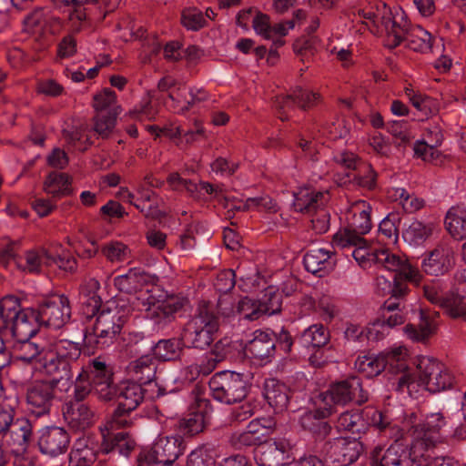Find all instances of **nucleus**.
Wrapping results in <instances>:
<instances>
[{"mask_svg":"<svg viewBox=\"0 0 466 466\" xmlns=\"http://www.w3.org/2000/svg\"><path fill=\"white\" fill-rule=\"evenodd\" d=\"M374 260L381 265V268L394 272L391 283L383 276H378L376 282L382 295H390L389 299L395 301H404L410 293L408 282L419 286L422 280L420 270L412 266L406 258L391 253L390 250H379L373 255Z\"/></svg>","mask_w":466,"mask_h":466,"instance_id":"f257e3e1","label":"nucleus"},{"mask_svg":"<svg viewBox=\"0 0 466 466\" xmlns=\"http://www.w3.org/2000/svg\"><path fill=\"white\" fill-rule=\"evenodd\" d=\"M96 317L91 330L85 333V347L92 353L96 349H104L112 345L120 334L132 308L126 301L107 302L98 308Z\"/></svg>","mask_w":466,"mask_h":466,"instance_id":"f03ea898","label":"nucleus"},{"mask_svg":"<svg viewBox=\"0 0 466 466\" xmlns=\"http://www.w3.org/2000/svg\"><path fill=\"white\" fill-rule=\"evenodd\" d=\"M218 328V319L213 305L202 301L182 329L180 336L183 345L189 349L206 350L214 341Z\"/></svg>","mask_w":466,"mask_h":466,"instance_id":"7ed1b4c3","label":"nucleus"},{"mask_svg":"<svg viewBox=\"0 0 466 466\" xmlns=\"http://www.w3.org/2000/svg\"><path fill=\"white\" fill-rule=\"evenodd\" d=\"M82 354L78 343L67 339H61L55 345L54 351L46 354L40 360L42 371L52 378L62 381L73 379V368Z\"/></svg>","mask_w":466,"mask_h":466,"instance_id":"20e7f679","label":"nucleus"},{"mask_svg":"<svg viewBox=\"0 0 466 466\" xmlns=\"http://www.w3.org/2000/svg\"><path fill=\"white\" fill-rule=\"evenodd\" d=\"M371 206L365 200H358L351 204L349 209L350 216L348 227L339 231L333 237V244L340 248L350 245H364L366 239L363 236L371 229Z\"/></svg>","mask_w":466,"mask_h":466,"instance_id":"39448f33","label":"nucleus"},{"mask_svg":"<svg viewBox=\"0 0 466 466\" xmlns=\"http://www.w3.org/2000/svg\"><path fill=\"white\" fill-rule=\"evenodd\" d=\"M403 424L412 437L413 444L424 442L425 448L442 444L441 431L447 424L442 413H431L422 420L420 415L412 412L404 419Z\"/></svg>","mask_w":466,"mask_h":466,"instance_id":"423d86ee","label":"nucleus"},{"mask_svg":"<svg viewBox=\"0 0 466 466\" xmlns=\"http://www.w3.org/2000/svg\"><path fill=\"white\" fill-rule=\"evenodd\" d=\"M145 391L142 385L135 381H123L116 386L117 407L112 414L110 420L111 429L128 428L133 425V420L129 417L144 400Z\"/></svg>","mask_w":466,"mask_h":466,"instance_id":"0eeeda50","label":"nucleus"},{"mask_svg":"<svg viewBox=\"0 0 466 466\" xmlns=\"http://www.w3.org/2000/svg\"><path fill=\"white\" fill-rule=\"evenodd\" d=\"M208 386L213 398L226 404L243 400L248 392V383L244 375L228 370L213 375Z\"/></svg>","mask_w":466,"mask_h":466,"instance_id":"6e6552de","label":"nucleus"},{"mask_svg":"<svg viewBox=\"0 0 466 466\" xmlns=\"http://www.w3.org/2000/svg\"><path fill=\"white\" fill-rule=\"evenodd\" d=\"M60 383L58 380L52 377L32 382L25 393L28 412L37 418L49 415Z\"/></svg>","mask_w":466,"mask_h":466,"instance_id":"1a4fd4ad","label":"nucleus"},{"mask_svg":"<svg viewBox=\"0 0 466 466\" xmlns=\"http://www.w3.org/2000/svg\"><path fill=\"white\" fill-rule=\"evenodd\" d=\"M419 380L415 384L424 386L432 393L450 389L453 384V376L444 364L430 357H422L417 364Z\"/></svg>","mask_w":466,"mask_h":466,"instance_id":"9d476101","label":"nucleus"},{"mask_svg":"<svg viewBox=\"0 0 466 466\" xmlns=\"http://www.w3.org/2000/svg\"><path fill=\"white\" fill-rule=\"evenodd\" d=\"M322 396L323 401L329 407L331 406V403L344 406L354 402L361 405L369 399L368 392L362 387L361 380L356 376L330 384Z\"/></svg>","mask_w":466,"mask_h":466,"instance_id":"9b49d317","label":"nucleus"},{"mask_svg":"<svg viewBox=\"0 0 466 466\" xmlns=\"http://www.w3.org/2000/svg\"><path fill=\"white\" fill-rule=\"evenodd\" d=\"M35 310L40 325L55 329L62 328L71 318L69 299L63 294L46 298Z\"/></svg>","mask_w":466,"mask_h":466,"instance_id":"f8f14e48","label":"nucleus"},{"mask_svg":"<svg viewBox=\"0 0 466 466\" xmlns=\"http://www.w3.org/2000/svg\"><path fill=\"white\" fill-rule=\"evenodd\" d=\"M334 162L340 167L352 171L347 173L350 182L366 189H373L376 186L377 174L372 167L362 161L356 154L350 151H340L334 155Z\"/></svg>","mask_w":466,"mask_h":466,"instance_id":"ddd939ff","label":"nucleus"},{"mask_svg":"<svg viewBox=\"0 0 466 466\" xmlns=\"http://www.w3.org/2000/svg\"><path fill=\"white\" fill-rule=\"evenodd\" d=\"M95 385V393L98 399L104 401H109L115 399L116 385L113 380V371L106 360L97 357L90 360L88 363L82 367Z\"/></svg>","mask_w":466,"mask_h":466,"instance_id":"4468645a","label":"nucleus"},{"mask_svg":"<svg viewBox=\"0 0 466 466\" xmlns=\"http://www.w3.org/2000/svg\"><path fill=\"white\" fill-rule=\"evenodd\" d=\"M324 460L329 466H349L355 462L362 452V445L355 437L334 439L323 447Z\"/></svg>","mask_w":466,"mask_h":466,"instance_id":"2eb2a0df","label":"nucleus"},{"mask_svg":"<svg viewBox=\"0 0 466 466\" xmlns=\"http://www.w3.org/2000/svg\"><path fill=\"white\" fill-rule=\"evenodd\" d=\"M371 466H411L414 462L413 441L410 448L395 439V441L384 450L376 446L370 452Z\"/></svg>","mask_w":466,"mask_h":466,"instance_id":"dca6fc26","label":"nucleus"},{"mask_svg":"<svg viewBox=\"0 0 466 466\" xmlns=\"http://www.w3.org/2000/svg\"><path fill=\"white\" fill-rule=\"evenodd\" d=\"M254 459L258 466H288L294 461L292 445L286 439L265 442L255 450Z\"/></svg>","mask_w":466,"mask_h":466,"instance_id":"f3484780","label":"nucleus"},{"mask_svg":"<svg viewBox=\"0 0 466 466\" xmlns=\"http://www.w3.org/2000/svg\"><path fill=\"white\" fill-rule=\"evenodd\" d=\"M39 326L35 309L26 308L6 326H0V336L15 341L28 340L36 334Z\"/></svg>","mask_w":466,"mask_h":466,"instance_id":"a211bd4d","label":"nucleus"},{"mask_svg":"<svg viewBox=\"0 0 466 466\" xmlns=\"http://www.w3.org/2000/svg\"><path fill=\"white\" fill-rule=\"evenodd\" d=\"M407 349L404 347H397L380 354L384 370L388 367L390 372L401 373L398 379L397 390L404 391L407 389L410 392L414 389L415 378L411 373L407 372Z\"/></svg>","mask_w":466,"mask_h":466,"instance_id":"6ab92c4d","label":"nucleus"},{"mask_svg":"<svg viewBox=\"0 0 466 466\" xmlns=\"http://www.w3.org/2000/svg\"><path fill=\"white\" fill-rule=\"evenodd\" d=\"M70 444V435L58 426H47L39 431L37 445L43 454L56 457L66 452Z\"/></svg>","mask_w":466,"mask_h":466,"instance_id":"aec40b11","label":"nucleus"},{"mask_svg":"<svg viewBox=\"0 0 466 466\" xmlns=\"http://www.w3.org/2000/svg\"><path fill=\"white\" fill-rule=\"evenodd\" d=\"M212 410L213 409L209 400L206 398H197L196 407L193 408V410L179 420V431L183 435L190 437L202 432Z\"/></svg>","mask_w":466,"mask_h":466,"instance_id":"412c9836","label":"nucleus"},{"mask_svg":"<svg viewBox=\"0 0 466 466\" xmlns=\"http://www.w3.org/2000/svg\"><path fill=\"white\" fill-rule=\"evenodd\" d=\"M382 9L380 26L386 32L385 46L392 49L405 43L406 33H409L411 25L403 16H400V20L392 16L385 3H382Z\"/></svg>","mask_w":466,"mask_h":466,"instance_id":"4be33fe9","label":"nucleus"},{"mask_svg":"<svg viewBox=\"0 0 466 466\" xmlns=\"http://www.w3.org/2000/svg\"><path fill=\"white\" fill-rule=\"evenodd\" d=\"M454 264V249L448 243L438 245L421 263L422 270L431 276L448 272Z\"/></svg>","mask_w":466,"mask_h":466,"instance_id":"5701e85b","label":"nucleus"},{"mask_svg":"<svg viewBox=\"0 0 466 466\" xmlns=\"http://www.w3.org/2000/svg\"><path fill=\"white\" fill-rule=\"evenodd\" d=\"M62 413L68 427L75 431H85L94 423L93 410L81 401L69 400L63 406Z\"/></svg>","mask_w":466,"mask_h":466,"instance_id":"b1692460","label":"nucleus"},{"mask_svg":"<svg viewBox=\"0 0 466 466\" xmlns=\"http://www.w3.org/2000/svg\"><path fill=\"white\" fill-rule=\"evenodd\" d=\"M227 305H231L230 302H228L227 299H218V309L220 314L228 318L234 316L237 313L244 319L253 321L263 316L258 300L249 297H243L240 299L235 309L232 307L228 308Z\"/></svg>","mask_w":466,"mask_h":466,"instance_id":"393cba45","label":"nucleus"},{"mask_svg":"<svg viewBox=\"0 0 466 466\" xmlns=\"http://www.w3.org/2000/svg\"><path fill=\"white\" fill-rule=\"evenodd\" d=\"M425 447L424 442L413 444L414 462L419 466H460L453 457L441 454L439 445Z\"/></svg>","mask_w":466,"mask_h":466,"instance_id":"a878e982","label":"nucleus"},{"mask_svg":"<svg viewBox=\"0 0 466 466\" xmlns=\"http://www.w3.org/2000/svg\"><path fill=\"white\" fill-rule=\"evenodd\" d=\"M303 262L307 271L322 277L334 268L336 258L332 251L325 248H313L305 254Z\"/></svg>","mask_w":466,"mask_h":466,"instance_id":"bb28decb","label":"nucleus"},{"mask_svg":"<svg viewBox=\"0 0 466 466\" xmlns=\"http://www.w3.org/2000/svg\"><path fill=\"white\" fill-rule=\"evenodd\" d=\"M438 312L430 313L424 309L420 310V323L418 325L407 324L404 327L405 335L415 342H425L436 332Z\"/></svg>","mask_w":466,"mask_h":466,"instance_id":"cd10ccee","label":"nucleus"},{"mask_svg":"<svg viewBox=\"0 0 466 466\" xmlns=\"http://www.w3.org/2000/svg\"><path fill=\"white\" fill-rule=\"evenodd\" d=\"M98 448L88 437L76 440L69 453V466H92L97 459Z\"/></svg>","mask_w":466,"mask_h":466,"instance_id":"c85d7f7f","label":"nucleus"},{"mask_svg":"<svg viewBox=\"0 0 466 466\" xmlns=\"http://www.w3.org/2000/svg\"><path fill=\"white\" fill-rule=\"evenodd\" d=\"M334 412V409L329 407H324L323 409H318L305 412L299 420L301 427L312 432L319 437H326L331 430L330 425L324 420Z\"/></svg>","mask_w":466,"mask_h":466,"instance_id":"c756f323","label":"nucleus"},{"mask_svg":"<svg viewBox=\"0 0 466 466\" xmlns=\"http://www.w3.org/2000/svg\"><path fill=\"white\" fill-rule=\"evenodd\" d=\"M157 463L176 461L183 454L182 441L175 437H161L149 450Z\"/></svg>","mask_w":466,"mask_h":466,"instance_id":"7c9ffc66","label":"nucleus"},{"mask_svg":"<svg viewBox=\"0 0 466 466\" xmlns=\"http://www.w3.org/2000/svg\"><path fill=\"white\" fill-rule=\"evenodd\" d=\"M294 209L298 212L312 214L327 202V193L316 191L309 187L299 189L294 194Z\"/></svg>","mask_w":466,"mask_h":466,"instance_id":"2f4dec72","label":"nucleus"},{"mask_svg":"<svg viewBox=\"0 0 466 466\" xmlns=\"http://www.w3.org/2000/svg\"><path fill=\"white\" fill-rule=\"evenodd\" d=\"M136 441L127 431L107 432L103 434L100 450L108 454L117 451L120 455L127 457L135 449Z\"/></svg>","mask_w":466,"mask_h":466,"instance_id":"473e14b6","label":"nucleus"},{"mask_svg":"<svg viewBox=\"0 0 466 466\" xmlns=\"http://www.w3.org/2000/svg\"><path fill=\"white\" fill-rule=\"evenodd\" d=\"M264 396L276 412H282L288 408L290 390L283 382L276 379H268L265 381Z\"/></svg>","mask_w":466,"mask_h":466,"instance_id":"72a5a7b5","label":"nucleus"},{"mask_svg":"<svg viewBox=\"0 0 466 466\" xmlns=\"http://www.w3.org/2000/svg\"><path fill=\"white\" fill-rule=\"evenodd\" d=\"M245 352L260 360L269 358L275 352V339L270 333L257 330L254 338L246 344Z\"/></svg>","mask_w":466,"mask_h":466,"instance_id":"f704fd0d","label":"nucleus"},{"mask_svg":"<svg viewBox=\"0 0 466 466\" xmlns=\"http://www.w3.org/2000/svg\"><path fill=\"white\" fill-rule=\"evenodd\" d=\"M151 277L141 268H133L124 275L114 279L115 287L125 293H137L150 282Z\"/></svg>","mask_w":466,"mask_h":466,"instance_id":"c9c22d12","label":"nucleus"},{"mask_svg":"<svg viewBox=\"0 0 466 466\" xmlns=\"http://www.w3.org/2000/svg\"><path fill=\"white\" fill-rule=\"evenodd\" d=\"M127 369L133 380L140 385L148 384L156 378L157 363L155 359L149 355H144L131 361Z\"/></svg>","mask_w":466,"mask_h":466,"instance_id":"e433bc0d","label":"nucleus"},{"mask_svg":"<svg viewBox=\"0 0 466 466\" xmlns=\"http://www.w3.org/2000/svg\"><path fill=\"white\" fill-rule=\"evenodd\" d=\"M184 303L185 300L177 297L158 300L147 318L154 320L156 324L166 325L174 319L175 314L184 307Z\"/></svg>","mask_w":466,"mask_h":466,"instance_id":"4c0bfd02","label":"nucleus"},{"mask_svg":"<svg viewBox=\"0 0 466 466\" xmlns=\"http://www.w3.org/2000/svg\"><path fill=\"white\" fill-rule=\"evenodd\" d=\"M329 341V330L320 323H316L305 329L296 336V342L300 348H321Z\"/></svg>","mask_w":466,"mask_h":466,"instance_id":"58836bf2","label":"nucleus"},{"mask_svg":"<svg viewBox=\"0 0 466 466\" xmlns=\"http://www.w3.org/2000/svg\"><path fill=\"white\" fill-rule=\"evenodd\" d=\"M364 413L370 420V425L386 437L391 439H400L402 437L403 430L393 423L390 418L381 411L372 408H366Z\"/></svg>","mask_w":466,"mask_h":466,"instance_id":"ea45409f","label":"nucleus"},{"mask_svg":"<svg viewBox=\"0 0 466 466\" xmlns=\"http://www.w3.org/2000/svg\"><path fill=\"white\" fill-rule=\"evenodd\" d=\"M445 228L451 236L461 240L466 238V206L451 207L446 214Z\"/></svg>","mask_w":466,"mask_h":466,"instance_id":"a19ab883","label":"nucleus"},{"mask_svg":"<svg viewBox=\"0 0 466 466\" xmlns=\"http://www.w3.org/2000/svg\"><path fill=\"white\" fill-rule=\"evenodd\" d=\"M429 141H417L413 150L415 156L430 163L437 164L441 158V152L437 149L442 142V135L439 130L430 132Z\"/></svg>","mask_w":466,"mask_h":466,"instance_id":"79ce46f5","label":"nucleus"},{"mask_svg":"<svg viewBox=\"0 0 466 466\" xmlns=\"http://www.w3.org/2000/svg\"><path fill=\"white\" fill-rule=\"evenodd\" d=\"M406 302L395 301L388 299L381 307V318L380 319L386 328H394L405 322Z\"/></svg>","mask_w":466,"mask_h":466,"instance_id":"37998d69","label":"nucleus"},{"mask_svg":"<svg viewBox=\"0 0 466 466\" xmlns=\"http://www.w3.org/2000/svg\"><path fill=\"white\" fill-rule=\"evenodd\" d=\"M336 428L339 431L350 432L357 439L367 430V423L362 415L358 410L342 412L336 422Z\"/></svg>","mask_w":466,"mask_h":466,"instance_id":"c03bdc74","label":"nucleus"},{"mask_svg":"<svg viewBox=\"0 0 466 466\" xmlns=\"http://www.w3.org/2000/svg\"><path fill=\"white\" fill-rule=\"evenodd\" d=\"M405 46L414 52L427 53L432 46L431 35L420 25H410L406 33Z\"/></svg>","mask_w":466,"mask_h":466,"instance_id":"a18cd8bd","label":"nucleus"},{"mask_svg":"<svg viewBox=\"0 0 466 466\" xmlns=\"http://www.w3.org/2000/svg\"><path fill=\"white\" fill-rule=\"evenodd\" d=\"M181 337L179 339H160L153 348L156 359L162 361H173L180 358L184 349Z\"/></svg>","mask_w":466,"mask_h":466,"instance_id":"49530a36","label":"nucleus"},{"mask_svg":"<svg viewBox=\"0 0 466 466\" xmlns=\"http://www.w3.org/2000/svg\"><path fill=\"white\" fill-rule=\"evenodd\" d=\"M218 457V454L215 446L203 444L188 454L187 466H216Z\"/></svg>","mask_w":466,"mask_h":466,"instance_id":"de8ad7c7","label":"nucleus"},{"mask_svg":"<svg viewBox=\"0 0 466 466\" xmlns=\"http://www.w3.org/2000/svg\"><path fill=\"white\" fill-rule=\"evenodd\" d=\"M69 177L65 173L51 172L46 177L44 188L54 198L68 196L71 193Z\"/></svg>","mask_w":466,"mask_h":466,"instance_id":"09e8293b","label":"nucleus"},{"mask_svg":"<svg viewBox=\"0 0 466 466\" xmlns=\"http://www.w3.org/2000/svg\"><path fill=\"white\" fill-rule=\"evenodd\" d=\"M60 384L63 386L66 385V390L73 385V401L83 402V400H85L93 390L95 391L94 383L91 381L86 371L82 369L74 380L72 379L69 381L64 380Z\"/></svg>","mask_w":466,"mask_h":466,"instance_id":"8fccbe9b","label":"nucleus"},{"mask_svg":"<svg viewBox=\"0 0 466 466\" xmlns=\"http://www.w3.org/2000/svg\"><path fill=\"white\" fill-rule=\"evenodd\" d=\"M355 369L368 378L378 376L384 370L382 358L374 355L360 356L355 360Z\"/></svg>","mask_w":466,"mask_h":466,"instance_id":"3c124183","label":"nucleus"},{"mask_svg":"<svg viewBox=\"0 0 466 466\" xmlns=\"http://www.w3.org/2000/svg\"><path fill=\"white\" fill-rule=\"evenodd\" d=\"M25 309L20 299L14 295H6L0 300V326H6L15 319Z\"/></svg>","mask_w":466,"mask_h":466,"instance_id":"603ef678","label":"nucleus"},{"mask_svg":"<svg viewBox=\"0 0 466 466\" xmlns=\"http://www.w3.org/2000/svg\"><path fill=\"white\" fill-rule=\"evenodd\" d=\"M275 428L276 421L272 417L257 418L247 426L248 431L261 442V445L265 443L266 439L274 431Z\"/></svg>","mask_w":466,"mask_h":466,"instance_id":"864d4df0","label":"nucleus"},{"mask_svg":"<svg viewBox=\"0 0 466 466\" xmlns=\"http://www.w3.org/2000/svg\"><path fill=\"white\" fill-rule=\"evenodd\" d=\"M432 233L431 225H424L420 221H413L403 233V238L411 245H419L424 242Z\"/></svg>","mask_w":466,"mask_h":466,"instance_id":"5fc2aeb1","label":"nucleus"},{"mask_svg":"<svg viewBox=\"0 0 466 466\" xmlns=\"http://www.w3.org/2000/svg\"><path fill=\"white\" fill-rule=\"evenodd\" d=\"M17 403L15 396H6L5 400L0 402V434L6 433L14 423Z\"/></svg>","mask_w":466,"mask_h":466,"instance_id":"6e6d98bb","label":"nucleus"},{"mask_svg":"<svg viewBox=\"0 0 466 466\" xmlns=\"http://www.w3.org/2000/svg\"><path fill=\"white\" fill-rule=\"evenodd\" d=\"M262 315H273L280 312L282 296L273 287H268L260 299H258Z\"/></svg>","mask_w":466,"mask_h":466,"instance_id":"4d7b16f0","label":"nucleus"},{"mask_svg":"<svg viewBox=\"0 0 466 466\" xmlns=\"http://www.w3.org/2000/svg\"><path fill=\"white\" fill-rule=\"evenodd\" d=\"M451 318H462L466 320V299L453 292L446 294L441 305Z\"/></svg>","mask_w":466,"mask_h":466,"instance_id":"13d9d810","label":"nucleus"},{"mask_svg":"<svg viewBox=\"0 0 466 466\" xmlns=\"http://www.w3.org/2000/svg\"><path fill=\"white\" fill-rule=\"evenodd\" d=\"M101 253L108 261L113 263L125 261L131 256L130 248L120 241L106 243L101 248Z\"/></svg>","mask_w":466,"mask_h":466,"instance_id":"bf43d9fd","label":"nucleus"},{"mask_svg":"<svg viewBox=\"0 0 466 466\" xmlns=\"http://www.w3.org/2000/svg\"><path fill=\"white\" fill-rule=\"evenodd\" d=\"M45 253H51V250L46 248L27 250L25 253V264L24 269L30 273H38L41 271L42 266L47 267V256Z\"/></svg>","mask_w":466,"mask_h":466,"instance_id":"052dcab7","label":"nucleus"},{"mask_svg":"<svg viewBox=\"0 0 466 466\" xmlns=\"http://www.w3.org/2000/svg\"><path fill=\"white\" fill-rule=\"evenodd\" d=\"M116 113L113 111L99 112L94 117V130L102 137L106 138L113 131Z\"/></svg>","mask_w":466,"mask_h":466,"instance_id":"680f3d73","label":"nucleus"},{"mask_svg":"<svg viewBox=\"0 0 466 466\" xmlns=\"http://www.w3.org/2000/svg\"><path fill=\"white\" fill-rule=\"evenodd\" d=\"M15 342L16 345L14 347L15 350V359L17 360L31 363L41 352V348L37 344L31 342L30 339Z\"/></svg>","mask_w":466,"mask_h":466,"instance_id":"e2e57ef3","label":"nucleus"},{"mask_svg":"<svg viewBox=\"0 0 466 466\" xmlns=\"http://www.w3.org/2000/svg\"><path fill=\"white\" fill-rule=\"evenodd\" d=\"M46 257L47 267L56 265L60 269L66 272H75L77 268L76 259L68 252H63L59 255L51 253H45Z\"/></svg>","mask_w":466,"mask_h":466,"instance_id":"0e129e2a","label":"nucleus"},{"mask_svg":"<svg viewBox=\"0 0 466 466\" xmlns=\"http://www.w3.org/2000/svg\"><path fill=\"white\" fill-rule=\"evenodd\" d=\"M423 297L431 304L441 307L444 298L443 285L440 280H431L422 285Z\"/></svg>","mask_w":466,"mask_h":466,"instance_id":"69168bd1","label":"nucleus"},{"mask_svg":"<svg viewBox=\"0 0 466 466\" xmlns=\"http://www.w3.org/2000/svg\"><path fill=\"white\" fill-rule=\"evenodd\" d=\"M100 289V283L96 279H87L80 288V293L87 298L88 303L92 307V312L95 313L96 310L101 306V299L97 295V291Z\"/></svg>","mask_w":466,"mask_h":466,"instance_id":"338daca9","label":"nucleus"},{"mask_svg":"<svg viewBox=\"0 0 466 466\" xmlns=\"http://www.w3.org/2000/svg\"><path fill=\"white\" fill-rule=\"evenodd\" d=\"M297 105L294 94L277 96L273 100V106L280 120H289V113L295 108Z\"/></svg>","mask_w":466,"mask_h":466,"instance_id":"774afa93","label":"nucleus"}]
</instances>
